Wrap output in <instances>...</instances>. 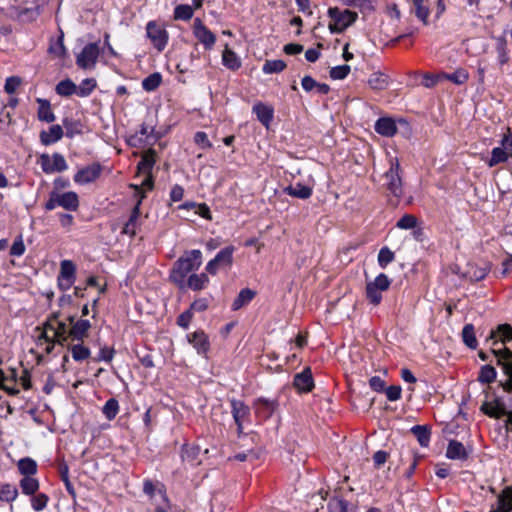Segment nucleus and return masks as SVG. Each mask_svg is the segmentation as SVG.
<instances>
[{"label":"nucleus","instance_id":"nucleus-1","mask_svg":"<svg viewBox=\"0 0 512 512\" xmlns=\"http://www.w3.org/2000/svg\"><path fill=\"white\" fill-rule=\"evenodd\" d=\"M202 264V252L199 249L185 251L184 254L175 261L171 269L169 279L179 289H185V281L189 274L197 271Z\"/></svg>","mask_w":512,"mask_h":512},{"label":"nucleus","instance_id":"nucleus-2","mask_svg":"<svg viewBox=\"0 0 512 512\" xmlns=\"http://www.w3.org/2000/svg\"><path fill=\"white\" fill-rule=\"evenodd\" d=\"M401 168L397 158L390 159V167L384 173L383 186L388 191L389 202L396 206L403 196V183L401 177Z\"/></svg>","mask_w":512,"mask_h":512},{"label":"nucleus","instance_id":"nucleus-3","mask_svg":"<svg viewBox=\"0 0 512 512\" xmlns=\"http://www.w3.org/2000/svg\"><path fill=\"white\" fill-rule=\"evenodd\" d=\"M328 15L331 18V22L328 25V28L331 33H342L345 29H347L350 25H352L358 15L356 12L345 9L340 10L337 7H330L328 9Z\"/></svg>","mask_w":512,"mask_h":512},{"label":"nucleus","instance_id":"nucleus-4","mask_svg":"<svg viewBox=\"0 0 512 512\" xmlns=\"http://www.w3.org/2000/svg\"><path fill=\"white\" fill-rule=\"evenodd\" d=\"M56 207H62L68 211H76L79 207V198L76 192L69 191L59 193L52 191L45 204L46 210H54Z\"/></svg>","mask_w":512,"mask_h":512},{"label":"nucleus","instance_id":"nucleus-5","mask_svg":"<svg viewBox=\"0 0 512 512\" xmlns=\"http://www.w3.org/2000/svg\"><path fill=\"white\" fill-rule=\"evenodd\" d=\"M391 285V279L384 274L380 273L373 281L366 283V298L369 303L377 306L382 301V293L387 291Z\"/></svg>","mask_w":512,"mask_h":512},{"label":"nucleus","instance_id":"nucleus-6","mask_svg":"<svg viewBox=\"0 0 512 512\" xmlns=\"http://www.w3.org/2000/svg\"><path fill=\"white\" fill-rule=\"evenodd\" d=\"M235 247L230 245L221 249L216 256L211 259L205 269L211 275H216L220 269L230 268L233 264V254Z\"/></svg>","mask_w":512,"mask_h":512},{"label":"nucleus","instance_id":"nucleus-7","mask_svg":"<svg viewBox=\"0 0 512 512\" xmlns=\"http://www.w3.org/2000/svg\"><path fill=\"white\" fill-rule=\"evenodd\" d=\"M146 34L153 47L162 52L167 46L169 34L167 30L156 21H149L146 24Z\"/></svg>","mask_w":512,"mask_h":512},{"label":"nucleus","instance_id":"nucleus-8","mask_svg":"<svg viewBox=\"0 0 512 512\" xmlns=\"http://www.w3.org/2000/svg\"><path fill=\"white\" fill-rule=\"evenodd\" d=\"M493 354L497 359V365L500 366L508 379L503 384L505 391L512 393V351L504 347L502 349H493Z\"/></svg>","mask_w":512,"mask_h":512},{"label":"nucleus","instance_id":"nucleus-9","mask_svg":"<svg viewBox=\"0 0 512 512\" xmlns=\"http://www.w3.org/2000/svg\"><path fill=\"white\" fill-rule=\"evenodd\" d=\"M100 49L97 43H89L84 46L76 57V64L79 68L93 69L98 61Z\"/></svg>","mask_w":512,"mask_h":512},{"label":"nucleus","instance_id":"nucleus-10","mask_svg":"<svg viewBox=\"0 0 512 512\" xmlns=\"http://www.w3.org/2000/svg\"><path fill=\"white\" fill-rule=\"evenodd\" d=\"M40 164L44 173L51 174L54 172H63L68 169L64 156L60 153H53L52 156L42 154L40 156Z\"/></svg>","mask_w":512,"mask_h":512},{"label":"nucleus","instance_id":"nucleus-11","mask_svg":"<svg viewBox=\"0 0 512 512\" xmlns=\"http://www.w3.org/2000/svg\"><path fill=\"white\" fill-rule=\"evenodd\" d=\"M193 34L206 50H211L214 47L216 43V36L210 29H208L207 26L204 25L200 18H196L194 20Z\"/></svg>","mask_w":512,"mask_h":512},{"label":"nucleus","instance_id":"nucleus-12","mask_svg":"<svg viewBox=\"0 0 512 512\" xmlns=\"http://www.w3.org/2000/svg\"><path fill=\"white\" fill-rule=\"evenodd\" d=\"M102 173V166L100 163H92L82 169H80L73 177V180L77 184H89L94 182L100 177Z\"/></svg>","mask_w":512,"mask_h":512},{"label":"nucleus","instance_id":"nucleus-13","mask_svg":"<svg viewBox=\"0 0 512 512\" xmlns=\"http://www.w3.org/2000/svg\"><path fill=\"white\" fill-rule=\"evenodd\" d=\"M45 328L50 329L53 334V338L56 339V342L60 345L68 344V340L70 339L69 330L67 329L66 323L62 321H57L56 318H50L45 323Z\"/></svg>","mask_w":512,"mask_h":512},{"label":"nucleus","instance_id":"nucleus-14","mask_svg":"<svg viewBox=\"0 0 512 512\" xmlns=\"http://www.w3.org/2000/svg\"><path fill=\"white\" fill-rule=\"evenodd\" d=\"M31 7L18 8L17 17L22 22H33L41 14L44 0H31Z\"/></svg>","mask_w":512,"mask_h":512},{"label":"nucleus","instance_id":"nucleus-15","mask_svg":"<svg viewBox=\"0 0 512 512\" xmlns=\"http://www.w3.org/2000/svg\"><path fill=\"white\" fill-rule=\"evenodd\" d=\"M278 401L276 399L270 400L260 397L255 401L254 408L256 414L262 419H269L278 408Z\"/></svg>","mask_w":512,"mask_h":512},{"label":"nucleus","instance_id":"nucleus-16","mask_svg":"<svg viewBox=\"0 0 512 512\" xmlns=\"http://www.w3.org/2000/svg\"><path fill=\"white\" fill-rule=\"evenodd\" d=\"M294 387L302 393H308L314 388V381L312 372L309 367H306L302 372L297 373L293 380Z\"/></svg>","mask_w":512,"mask_h":512},{"label":"nucleus","instance_id":"nucleus-17","mask_svg":"<svg viewBox=\"0 0 512 512\" xmlns=\"http://www.w3.org/2000/svg\"><path fill=\"white\" fill-rule=\"evenodd\" d=\"M471 450L466 447L458 440H450L447 449L446 457L451 460L466 461L470 456Z\"/></svg>","mask_w":512,"mask_h":512},{"label":"nucleus","instance_id":"nucleus-18","mask_svg":"<svg viewBox=\"0 0 512 512\" xmlns=\"http://www.w3.org/2000/svg\"><path fill=\"white\" fill-rule=\"evenodd\" d=\"M512 511V486H506L497 497L496 505H492L489 512Z\"/></svg>","mask_w":512,"mask_h":512},{"label":"nucleus","instance_id":"nucleus-19","mask_svg":"<svg viewBox=\"0 0 512 512\" xmlns=\"http://www.w3.org/2000/svg\"><path fill=\"white\" fill-rule=\"evenodd\" d=\"M187 340L196 349L198 354H205L210 348L208 336L203 330H197L188 334Z\"/></svg>","mask_w":512,"mask_h":512},{"label":"nucleus","instance_id":"nucleus-20","mask_svg":"<svg viewBox=\"0 0 512 512\" xmlns=\"http://www.w3.org/2000/svg\"><path fill=\"white\" fill-rule=\"evenodd\" d=\"M283 192L291 197L306 200L313 194V188L300 182L290 184L283 189Z\"/></svg>","mask_w":512,"mask_h":512},{"label":"nucleus","instance_id":"nucleus-21","mask_svg":"<svg viewBox=\"0 0 512 512\" xmlns=\"http://www.w3.org/2000/svg\"><path fill=\"white\" fill-rule=\"evenodd\" d=\"M90 328L91 323L89 320L78 319L69 329L70 339L72 341H83L87 337Z\"/></svg>","mask_w":512,"mask_h":512},{"label":"nucleus","instance_id":"nucleus-22","mask_svg":"<svg viewBox=\"0 0 512 512\" xmlns=\"http://www.w3.org/2000/svg\"><path fill=\"white\" fill-rule=\"evenodd\" d=\"M253 112L256 114L258 121L268 128L274 117V109L273 107L263 104L257 103L253 106Z\"/></svg>","mask_w":512,"mask_h":512},{"label":"nucleus","instance_id":"nucleus-23","mask_svg":"<svg viewBox=\"0 0 512 512\" xmlns=\"http://www.w3.org/2000/svg\"><path fill=\"white\" fill-rule=\"evenodd\" d=\"M64 135L63 128L56 124L49 127L48 131H42L40 133V142L49 146L58 142Z\"/></svg>","mask_w":512,"mask_h":512},{"label":"nucleus","instance_id":"nucleus-24","mask_svg":"<svg viewBox=\"0 0 512 512\" xmlns=\"http://www.w3.org/2000/svg\"><path fill=\"white\" fill-rule=\"evenodd\" d=\"M375 131L385 137H392L397 132L396 123L392 118L382 117L375 123Z\"/></svg>","mask_w":512,"mask_h":512},{"label":"nucleus","instance_id":"nucleus-25","mask_svg":"<svg viewBox=\"0 0 512 512\" xmlns=\"http://www.w3.org/2000/svg\"><path fill=\"white\" fill-rule=\"evenodd\" d=\"M222 64L231 71H237L242 66L241 58L225 45V48L222 52Z\"/></svg>","mask_w":512,"mask_h":512},{"label":"nucleus","instance_id":"nucleus-26","mask_svg":"<svg viewBox=\"0 0 512 512\" xmlns=\"http://www.w3.org/2000/svg\"><path fill=\"white\" fill-rule=\"evenodd\" d=\"M199 453L200 447L198 445L183 444L181 447L182 461L189 463L191 466L200 464V461H197Z\"/></svg>","mask_w":512,"mask_h":512},{"label":"nucleus","instance_id":"nucleus-27","mask_svg":"<svg viewBox=\"0 0 512 512\" xmlns=\"http://www.w3.org/2000/svg\"><path fill=\"white\" fill-rule=\"evenodd\" d=\"M208 284H209V278H208L207 274L192 273L189 275L188 279L185 281V288H189L193 291H200V290L205 289Z\"/></svg>","mask_w":512,"mask_h":512},{"label":"nucleus","instance_id":"nucleus-28","mask_svg":"<svg viewBox=\"0 0 512 512\" xmlns=\"http://www.w3.org/2000/svg\"><path fill=\"white\" fill-rule=\"evenodd\" d=\"M140 216V201L133 207L128 221L124 224L122 233L131 237L136 235V228L138 227V220Z\"/></svg>","mask_w":512,"mask_h":512},{"label":"nucleus","instance_id":"nucleus-29","mask_svg":"<svg viewBox=\"0 0 512 512\" xmlns=\"http://www.w3.org/2000/svg\"><path fill=\"white\" fill-rule=\"evenodd\" d=\"M231 413L235 422H244L250 414L249 407L241 400H231Z\"/></svg>","mask_w":512,"mask_h":512},{"label":"nucleus","instance_id":"nucleus-30","mask_svg":"<svg viewBox=\"0 0 512 512\" xmlns=\"http://www.w3.org/2000/svg\"><path fill=\"white\" fill-rule=\"evenodd\" d=\"M17 469L22 477L35 476L38 471V465L34 459L24 457L17 462Z\"/></svg>","mask_w":512,"mask_h":512},{"label":"nucleus","instance_id":"nucleus-31","mask_svg":"<svg viewBox=\"0 0 512 512\" xmlns=\"http://www.w3.org/2000/svg\"><path fill=\"white\" fill-rule=\"evenodd\" d=\"M19 488L23 495L30 496L39 491L40 482L35 476L22 477L19 480Z\"/></svg>","mask_w":512,"mask_h":512},{"label":"nucleus","instance_id":"nucleus-32","mask_svg":"<svg viewBox=\"0 0 512 512\" xmlns=\"http://www.w3.org/2000/svg\"><path fill=\"white\" fill-rule=\"evenodd\" d=\"M37 103L39 104L38 107V119L40 121L46 122V123H52L55 121L56 117L51 109V104L46 99H37Z\"/></svg>","mask_w":512,"mask_h":512},{"label":"nucleus","instance_id":"nucleus-33","mask_svg":"<svg viewBox=\"0 0 512 512\" xmlns=\"http://www.w3.org/2000/svg\"><path fill=\"white\" fill-rule=\"evenodd\" d=\"M255 295H256L255 291H253L250 288L242 289L232 303V306H231L232 310L237 311V310L241 309L242 307L246 306L253 300Z\"/></svg>","mask_w":512,"mask_h":512},{"label":"nucleus","instance_id":"nucleus-34","mask_svg":"<svg viewBox=\"0 0 512 512\" xmlns=\"http://www.w3.org/2000/svg\"><path fill=\"white\" fill-rule=\"evenodd\" d=\"M67 345L73 360L76 362H82L88 359L91 355L90 349L87 346L83 345L82 341L76 344Z\"/></svg>","mask_w":512,"mask_h":512},{"label":"nucleus","instance_id":"nucleus-35","mask_svg":"<svg viewBox=\"0 0 512 512\" xmlns=\"http://www.w3.org/2000/svg\"><path fill=\"white\" fill-rule=\"evenodd\" d=\"M19 495L18 488L11 483H0V501L12 503Z\"/></svg>","mask_w":512,"mask_h":512},{"label":"nucleus","instance_id":"nucleus-36","mask_svg":"<svg viewBox=\"0 0 512 512\" xmlns=\"http://www.w3.org/2000/svg\"><path fill=\"white\" fill-rule=\"evenodd\" d=\"M328 507L331 512H357V507L342 498H333Z\"/></svg>","mask_w":512,"mask_h":512},{"label":"nucleus","instance_id":"nucleus-37","mask_svg":"<svg viewBox=\"0 0 512 512\" xmlns=\"http://www.w3.org/2000/svg\"><path fill=\"white\" fill-rule=\"evenodd\" d=\"M509 157H512V153H509L502 148L495 147L492 149L491 157L486 160V164L489 167H495L500 163L506 162Z\"/></svg>","mask_w":512,"mask_h":512},{"label":"nucleus","instance_id":"nucleus-38","mask_svg":"<svg viewBox=\"0 0 512 512\" xmlns=\"http://www.w3.org/2000/svg\"><path fill=\"white\" fill-rule=\"evenodd\" d=\"M440 77L443 78V80H449L454 84L462 85L469 79V73L464 68H458L453 73H440Z\"/></svg>","mask_w":512,"mask_h":512},{"label":"nucleus","instance_id":"nucleus-39","mask_svg":"<svg viewBox=\"0 0 512 512\" xmlns=\"http://www.w3.org/2000/svg\"><path fill=\"white\" fill-rule=\"evenodd\" d=\"M76 84L69 78L61 80L55 86V92L62 97H70L76 94Z\"/></svg>","mask_w":512,"mask_h":512},{"label":"nucleus","instance_id":"nucleus-40","mask_svg":"<svg viewBox=\"0 0 512 512\" xmlns=\"http://www.w3.org/2000/svg\"><path fill=\"white\" fill-rule=\"evenodd\" d=\"M412 434L422 447H427L430 442V430L424 425H415L411 428Z\"/></svg>","mask_w":512,"mask_h":512},{"label":"nucleus","instance_id":"nucleus-41","mask_svg":"<svg viewBox=\"0 0 512 512\" xmlns=\"http://www.w3.org/2000/svg\"><path fill=\"white\" fill-rule=\"evenodd\" d=\"M155 157L156 153L154 150L149 149L146 151L138 163V170L142 173H150L155 163Z\"/></svg>","mask_w":512,"mask_h":512},{"label":"nucleus","instance_id":"nucleus-42","mask_svg":"<svg viewBox=\"0 0 512 512\" xmlns=\"http://www.w3.org/2000/svg\"><path fill=\"white\" fill-rule=\"evenodd\" d=\"M97 82L94 78H86L76 85V95L82 98L88 97L96 88Z\"/></svg>","mask_w":512,"mask_h":512},{"label":"nucleus","instance_id":"nucleus-43","mask_svg":"<svg viewBox=\"0 0 512 512\" xmlns=\"http://www.w3.org/2000/svg\"><path fill=\"white\" fill-rule=\"evenodd\" d=\"M414 6V13L416 17L424 24H428V17L430 9L424 4V0H410Z\"/></svg>","mask_w":512,"mask_h":512},{"label":"nucleus","instance_id":"nucleus-44","mask_svg":"<svg viewBox=\"0 0 512 512\" xmlns=\"http://www.w3.org/2000/svg\"><path fill=\"white\" fill-rule=\"evenodd\" d=\"M58 472H59L61 480L63 481V483L65 485V488H66L67 492L69 493V495L72 498H75L76 497V492H75L73 484L71 483V481L69 479V468H68V465L66 463H64V462L60 463L59 466H58Z\"/></svg>","mask_w":512,"mask_h":512},{"label":"nucleus","instance_id":"nucleus-45","mask_svg":"<svg viewBox=\"0 0 512 512\" xmlns=\"http://www.w3.org/2000/svg\"><path fill=\"white\" fill-rule=\"evenodd\" d=\"M29 497L31 507L36 512L44 510L49 502V496L45 493H40L39 491Z\"/></svg>","mask_w":512,"mask_h":512},{"label":"nucleus","instance_id":"nucleus-46","mask_svg":"<svg viewBox=\"0 0 512 512\" xmlns=\"http://www.w3.org/2000/svg\"><path fill=\"white\" fill-rule=\"evenodd\" d=\"M480 410L487 416L491 417V418H496V419H499L503 416H506V414H508V410L506 407H496V406H493L492 404H488V401L484 402L482 405H481V408Z\"/></svg>","mask_w":512,"mask_h":512},{"label":"nucleus","instance_id":"nucleus-47","mask_svg":"<svg viewBox=\"0 0 512 512\" xmlns=\"http://www.w3.org/2000/svg\"><path fill=\"white\" fill-rule=\"evenodd\" d=\"M162 83V75L154 72L142 80V88L147 92L155 91Z\"/></svg>","mask_w":512,"mask_h":512},{"label":"nucleus","instance_id":"nucleus-48","mask_svg":"<svg viewBox=\"0 0 512 512\" xmlns=\"http://www.w3.org/2000/svg\"><path fill=\"white\" fill-rule=\"evenodd\" d=\"M462 339L465 345L471 349L477 347V339L475 336L474 326L472 324H466L462 330Z\"/></svg>","mask_w":512,"mask_h":512},{"label":"nucleus","instance_id":"nucleus-49","mask_svg":"<svg viewBox=\"0 0 512 512\" xmlns=\"http://www.w3.org/2000/svg\"><path fill=\"white\" fill-rule=\"evenodd\" d=\"M491 338H498L502 343L512 341V327L508 324H501L497 330L492 331Z\"/></svg>","mask_w":512,"mask_h":512},{"label":"nucleus","instance_id":"nucleus-50","mask_svg":"<svg viewBox=\"0 0 512 512\" xmlns=\"http://www.w3.org/2000/svg\"><path fill=\"white\" fill-rule=\"evenodd\" d=\"M369 86L374 90H383L388 85V77L383 73H373L368 79Z\"/></svg>","mask_w":512,"mask_h":512},{"label":"nucleus","instance_id":"nucleus-51","mask_svg":"<svg viewBox=\"0 0 512 512\" xmlns=\"http://www.w3.org/2000/svg\"><path fill=\"white\" fill-rule=\"evenodd\" d=\"M497 372L491 365H484L481 367L478 374V381L484 384H490L496 379Z\"/></svg>","mask_w":512,"mask_h":512},{"label":"nucleus","instance_id":"nucleus-52","mask_svg":"<svg viewBox=\"0 0 512 512\" xmlns=\"http://www.w3.org/2000/svg\"><path fill=\"white\" fill-rule=\"evenodd\" d=\"M102 413L104 414L106 419L113 420L119 413V403L117 399H108L102 408Z\"/></svg>","mask_w":512,"mask_h":512},{"label":"nucleus","instance_id":"nucleus-53","mask_svg":"<svg viewBox=\"0 0 512 512\" xmlns=\"http://www.w3.org/2000/svg\"><path fill=\"white\" fill-rule=\"evenodd\" d=\"M285 68H286V63L283 60H279V59L267 60L262 67V71L264 74H273V73H280Z\"/></svg>","mask_w":512,"mask_h":512},{"label":"nucleus","instance_id":"nucleus-54","mask_svg":"<svg viewBox=\"0 0 512 512\" xmlns=\"http://www.w3.org/2000/svg\"><path fill=\"white\" fill-rule=\"evenodd\" d=\"M63 126L66 130L65 134L68 138H73L75 135L82 132V124L77 120L65 118L63 120Z\"/></svg>","mask_w":512,"mask_h":512},{"label":"nucleus","instance_id":"nucleus-55","mask_svg":"<svg viewBox=\"0 0 512 512\" xmlns=\"http://www.w3.org/2000/svg\"><path fill=\"white\" fill-rule=\"evenodd\" d=\"M193 9L188 4L177 5L174 9V19L188 21L193 17Z\"/></svg>","mask_w":512,"mask_h":512},{"label":"nucleus","instance_id":"nucleus-56","mask_svg":"<svg viewBox=\"0 0 512 512\" xmlns=\"http://www.w3.org/2000/svg\"><path fill=\"white\" fill-rule=\"evenodd\" d=\"M62 278L76 279V266L71 260H62L60 263V273Z\"/></svg>","mask_w":512,"mask_h":512},{"label":"nucleus","instance_id":"nucleus-57","mask_svg":"<svg viewBox=\"0 0 512 512\" xmlns=\"http://www.w3.org/2000/svg\"><path fill=\"white\" fill-rule=\"evenodd\" d=\"M394 258V253L388 247H383L378 253V264L384 269L394 260Z\"/></svg>","mask_w":512,"mask_h":512},{"label":"nucleus","instance_id":"nucleus-58","mask_svg":"<svg viewBox=\"0 0 512 512\" xmlns=\"http://www.w3.org/2000/svg\"><path fill=\"white\" fill-rule=\"evenodd\" d=\"M350 73V66L347 64L339 65L331 68L330 77L334 80L345 79Z\"/></svg>","mask_w":512,"mask_h":512},{"label":"nucleus","instance_id":"nucleus-59","mask_svg":"<svg viewBox=\"0 0 512 512\" xmlns=\"http://www.w3.org/2000/svg\"><path fill=\"white\" fill-rule=\"evenodd\" d=\"M138 134L145 140V143L148 145L153 144L157 140V137L154 135V127L152 126L142 124Z\"/></svg>","mask_w":512,"mask_h":512},{"label":"nucleus","instance_id":"nucleus-60","mask_svg":"<svg viewBox=\"0 0 512 512\" xmlns=\"http://www.w3.org/2000/svg\"><path fill=\"white\" fill-rule=\"evenodd\" d=\"M416 225H417V218L411 214H405L398 220L396 227H398L400 229L407 230V229L415 228Z\"/></svg>","mask_w":512,"mask_h":512},{"label":"nucleus","instance_id":"nucleus-61","mask_svg":"<svg viewBox=\"0 0 512 512\" xmlns=\"http://www.w3.org/2000/svg\"><path fill=\"white\" fill-rule=\"evenodd\" d=\"M25 244L23 242L22 236L20 235L15 241L13 242L11 248H10V255L14 257H20L25 253Z\"/></svg>","mask_w":512,"mask_h":512},{"label":"nucleus","instance_id":"nucleus-62","mask_svg":"<svg viewBox=\"0 0 512 512\" xmlns=\"http://www.w3.org/2000/svg\"><path fill=\"white\" fill-rule=\"evenodd\" d=\"M21 84V79L17 76L8 77L5 81L4 90L8 94H13Z\"/></svg>","mask_w":512,"mask_h":512},{"label":"nucleus","instance_id":"nucleus-63","mask_svg":"<svg viewBox=\"0 0 512 512\" xmlns=\"http://www.w3.org/2000/svg\"><path fill=\"white\" fill-rule=\"evenodd\" d=\"M194 141L201 149H209L212 147V143L209 141L208 136L205 132H196L194 136Z\"/></svg>","mask_w":512,"mask_h":512},{"label":"nucleus","instance_id":"nucleus-64","mask_svg":"<svg viewBox=\"0 0 512 512\" xmlns=\"http://www.w3.org/2000/svg\"><path fill=\"white\" fill-rule=\"evenodd\" d=\"M194 314L190 309L181 313L177 318V325L183 329H187L191 323Z\"/></svg>","mask_w":512,"mask_h":512}]
</instances>
